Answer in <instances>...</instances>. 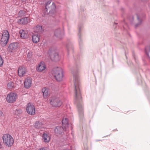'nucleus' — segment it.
<instances>
[{
  "label": "nucleus",
  "instance_id": "f257e3e1",
  "mask_svg": "<svg viewBox=\"0 0 150 150\" xmlns=\"http://www.w3.org/2000/svg\"><path fill=\"white\" fill-rule=\"evenodd\" d=\"M73 81L75 88V96L76 100H79L80 102V99L81 98V95L80 88L81 86L80 80L77 72L73 73Z\"/></svg>",
  "mask_w": 150,
  "mask_h": 150
},
{
  "label": "nucleus",
  "instance_id": "f03ea898",
  "mask_svg": "<svg viewBox=\"0 0 150 150\" xmlns=\"http://www.w3.org/2000/svg\"><path fill=\"white\" fill-rule=\"evenodd\" d=\"M46 12L45 14L49 13L50 15L53 17H55L56 16L55 10L56 7L55 3L52 2L51 3L50 1H49L45 4Z\"/></svg>",
  "mask_w": 150,
  "mask_h": 150
},
{
  "label": "nucleus",
  "instance_id": "7ed1b4c3",
  "mask_svg": "<svg viewBox=\"0 0 150 150\" xmlns=\"http://www.w3.org/2000/svg\"><path fill=\"white\" fill-rule=\"evenodd\" d=\"M52 74L57 81H61L62 80L63 71L61 68L56 67L54 68L52 71Z\"/></svg>",
  "mask_w": 150,
  "mask_h": 150
},
{
  "label": "nucleus",
  "instance_id": "20e7f679",
  "mask_svg": "<svg viewBox=\"0 0 150 150\" xmlns=\"http://www.w3.org/2000/svg\"><path fill=\"white\" fill-rule=\"evenodd\" d=\"M2 139L4 145L8 147L11 146L14 142L12 137L9 134H4L3 135Z\"/></svg>",
  "mask_w": 150,
  "mask_h": 150
},
{
  "label": "nucleus",
  "instance_id": "39448f33",
  "mask_svg": "<svg viewBox=\"0 0 150 150\" xmlns=\"http://www.w3.org/2000/svg\"><path fill=\"white\" fill-rule=\"evenodd\" d=\"M2 35L0 43L2 46H4L6 45L8 42L9 39L10 35L7 30H4L2 32Z\"/></svg>",
  "mask_w": 150,
  "mask_h": 150
},
{
  "label": "nucleus",
  "instance_id": "423d86ee",
  "mask_svg": "<svg viewBox=\"0 0 150 150\" xmlns=\"http://www.w3.org/2000/svg\"><path fill=\"white\" fill-rule=\"evenodd\" d=\"M17 98V94L16 93L11 92L7 94L6 100L8 103H13L15 102Z\"/></svg>",
  "mask_w": 150,
  "mask_h": 150
},
{
  "label": "nucleus",
  "instance_id": "0eeeda50",
  "mask_svg": "<svg viewBox=\"0 0 150 150\" xmlns=\"http://www.w3.org/2000/svg\"><path fill=\"white\" fill-rule=\"evenodd\" d=\"M50 104L54 107H59L62 104L60 99L58 98L53 97L50 100Z\"/></svg>",
  "mask_w": 150,
  "mask_h": 150
},
{
  "label": "nucleus",
  "instance_id": "6e6552de",
  "mask_svg": "<svg viewBox=\"0 0 150 150\" xmlns=\"http://www.w3.org/2000/svg\"><path fill=\"white\" fill-rule=\"evenodd\" d=\"M54 35L59 39H61L64 37L65 35L64 30L59 28L56 29L54 31Z\"/></svg>",
  "mask_w": 150,
  "mask_h": 150
},
{
  "label": "nucleus",
  "instance_id": "1a4fd4ad",
  "mask_svg": "<svg viewBox=\"0 0 150 150\" xmlns=\"http://www.w3.org/2000/svg\"><path fill=\"white\" fill-rule=\"evenodd\" d=\"M26 110L27 113L31 115H34L35 114V109L34 106L31 103L28 104L26 107Z\"/></svg>",
  "mask_w": 150,
  "mask_h": 150
},
{
  "label": "nucleus",
  "instance_id": "9d476101",
  "mask_svg": "<svg viewBox=\"0 0 150 150\" xmlns=\"http://www.w3.org/2000/svg\"><path fill=\"white\" fill-rule=\"evenodd\" d=\"M63 130L65 131V129L61 126H57L54 129V132L57 136L62 135Z\"/></svg>",
  "mask_w": 150,
  "mask_h": 150
},
{
  "label": "nucleus",
  "instance_id": "9b49d317",
  "mask_svg": "<svg viewBox=\"0 0 150 150\" xmlns=\"http://www.w3.org/2000/svg\"><path fill=\"white\" fill-rule=\"evenodd\" d=\"M46 69V65L45 63L43 62H42L38 64L36 68L37 71L39 72L45 71Z\"/></svg>",
  "mask_w": 150,
  "mask_h": 150
},
{
  "label": "nucleus",
  "instance_id": "f8f14e48",
  "mask_svg": "<svg viewBox=\"0 0 150 150\" xmlns=\"http://www.w3.org/2000/svg\"><path fill=\"white\" fill-rule=\"evenodd\" d=\"M62 124L63 127L65 129V131H67L68 127V120L66 117H64L62 120Z\"/></svg>",
  "mask_w": 150,
  "mask_h": 150
},
{
  "label": "nucleus",
  "instance_id": "ddd939ff",
  "mask_svg": "<svg viewBox=\"0 0 150 150\" xmlns=\"http://www.w3.org/2000/svg\"><path fill=\"white\" fill-rule=\"evenodd\" d=\"M19 34L20 37L22 39H25L28 37V32L26 30H21L19 31Z\"/></svg>",
  "mask_w": 150,
  "mask_h": 150
},
{
  "label": "nucleus",
  "instance_id": "4468645a",
  "mask_svg": "<svg viewBox=\"0 0 150 150\" xmlns=\"http://www.w3.org/2000/svg\"><path fill=\"white\" fill-rule=\"evenodd\" d=\"M18 43L16 42H13L11 43L9 46L8 49L10 51L12 52V51H16L18 48Z\"/></svg>",
  "mask_w": 150,
  "mask_h": 150
},
{
  "label": "nucleus",
  "instance_id": "2eb2a0df",
  "mask_svg": "<svg viewBox=\"0 0 150 150\" xmlns=\"http://www.w3.org/2000/svg\"><path fill=\"white\" fill-rule=\"evenodd\" d=\"M77 106L78 109L79 115L81 119L83 117V112L82 108V105L80 103H78Z\"/></svg>",
  "mask_w": 150,
  "mask_h": 150
},
{
  "label": "nucleus",
  "instance_id": "dca6fc26",
  "mask_svg": "<svg viewBox=\"0 0 150 150\" xmlns=\"http://www.w3.org/2000/svg\"><path fill=\"white\" fill-rule=\"evenodd\" d=\"M42 91L43 93V96L44 98H47L50 93L48 88L47 87L44 88L42 89Z\"/></svg>",
  "mask_w": 150,
  "mask_h": 150
},
{
  "label": "nucleus",
  "instance_id": "f3484780",
  "mask_svg": "<svg viewBox=\"0 0 150 150\" xmlns=\"http://www.w3.org/2000/svg\"><path fill=\"white\" fill-rule=\"evenodd\" d=\"M26 70L25 68L22 67H20L18 69V73L20 76H23L26 74Z\"/></svg>",
  "mask_w": 150,
  "mask_h": 150
},
{
  "label": "nucleus",
  "instance_id": "a211bd4d",
  "mask_svg": "<svg viewBox=\"0 0 150 150\" xmlns=\"http://www.w3.org/2000/svg\"><path fill=\"white\" fill-rule=\"evenodd\" d=\"M50 136L47 134L43 133L42 137V141L45 143H48L50 140Z\"/></svg>",
  "mask_w": 150,
  "mask_h": 150
},
{
  "label": "nucleus",
  "instance_id": "6ab92c4d",
  "mask_svg": "<svg viewBox=\"0 0 150 150\" xmlns=\"http://www.w3.org/2000/svg\"><path fill=\"white\" fill-rule=\"evenodd\" d=\"M29 21L28 17H26L19 19L18 21V23L20 24L24 25L28 23Z\"/></svg>",
  "mask_w": 150,
  "mask_h": 150
},
{
  "label": "nucleus",
  "instance_id": "aec40b11",
  "mask_svg": "<svg viewBox=\"0 0 150 150\" xmlns=\"http://www.w3.org/2000/svg\"><path fill=\"white\" fill-rule=\"evenodd\" d=\"M32 81L30 78H28L25 79L24 81V87L26 88H30L31 85Z\"/></svg>",
  "mask_w": 150,
  "mask_h": 150
},
{
  "label": "nucleus",
  "instance_id": "412c9836",
  "mask_svg": "<svg viewBox=\"0 0 150 150\" xmlns=\"http://www.w3.org/2000/svg\"><path fill=\"white\" fill-rule=\"evenodd\" d=\"M34 126L35 128L38 129H41L44 127L43 123L39 121H36L34 124Z\"/></svg>",
  "mask_w": 150,
  "mask_h": 150
},
{
  "label": "nucleus",
  "instance_id": "4be33fe9",
  "mask_svg": "<svg viewBox=\"0 0 150 150\" xmlns=\"http://www.w3.org/2000/svg\"><path fill=\"white\" fill-rule=\"evenodd\" d=\"M34 32L35 33H42L43 30L42 26L38 25L33 28Z\"/></svg>",
  "mask_w": 150,
  "mask_h": 150
},
{
  "label": "nucleus",
  "instance_id": "5701e85b",
  "mask_svg": "<svg viewBox=\"0 0 150 150\" xmlns=\"http://www.w3.org/2000/svg\"><path fill=\"white\" fill-rule=\"evenodd\" d=\"M83 27V25H80L79 26V32L78 33V35L79 37V45L80 47V45L81 42V33L82 32V30Z\"/></svg>",
  "mask_w": 150,
  "mask_h": 150
},
{
  "label": "nucleus",
  "instance_id": "b1692460",
  "mask_svg": "<svg viewBox=\"0 0 150 150\" xmlns=\"http://www.w3.org/2000/svg\"><path fill=\"white\" fill-rule=\"evenodd\" d=\"M32 40L33 42L35 43L38 42L40 40V36L38 33L33 34L32 36Z\"/></svg>",
  "mask_w": 150,
  "mask_h": 150
},
{
  "label": "nucleus",
  "instance_id": "393cba45",
  "mask_svg": "<svg viewBox=\"0 0 150 150\" xmlns=\"http://www.w3.org/2000/svg\"><path fill=\"white\" fill-rule=\"evenodd\" d=\"M50 58L52 60L57 61L59 60V57L58 54L55 52L53 54V55H50Z\"/></svg>",
  "mask_w": 150,
  "mask_h": 150
},
{
  "label": "nucleus",
  "instance_id": "a878e982",
  "mask_svg": "<svg viewBox=\"0 0 150 150\" xmlns=\"http://www.w3.org/2000/svg\"><path fill=\"white\" fill-rule=\"evenodd\" d=\"M7 88L9 89H12L14 88V83L13 82L10 81L7 84Z\"/></svg>",
  "mask_w": 150,
  "mask_h": 150
},
{
  "label": "nucleus",
  "instance_id": "bb28decb",
  "mask_svg": "<svg viewBox=\"0 0 150 150\" xmlns=\"http://www.w3.org/2000/svg\"><path fill=\"white\" fill-rule=\"evenodd\" d=\"M25 11L23 10H21L18 13V16L19 17H22L25 16Z\"/></svg>",
  "mask_w": 150,
  "mask_h": 150
},
{
  "label": "nucleus",
  "instance_id": "cd10ccee",
  "mask_svg": "<svg viewBox=\"0 0 150 150\" xmlns=\"http://www.w3.org/2000/svg\"><path fill=\"white\" fill-rule=\"evenodd\" d=\"M22 112L21 110L19 109H17L13 112V113L14 114L17 115H18L20 114Z\"/></svg>",
  "mask_w": 150,
  "mask_h": 150
},
{
  "label": "nucleus",
  "instance_id": "c85d7f7f",
  "mask_svg": "<svg viewBox=\"0 0 150 150\" xmlns=\"http://www.w3.org/2000/svg\"><path fill=\"white\" fill-rule=\"evenodd\" d=\"M3 62L4 60L2 57L0 55V67L3 65Z\"/></svg>",
  "mask_w": 150,
  "mask_h": 150
},
{
  "label": "nucleus",
  "instance_id": "c756f323",
  "mask_svg": "<svg viewBox=\"0 0 150 150\" xmlns=\"http://www.w3.org/2000/svg\"><path fill=\"white\" fill-rule=\"evenodd\" d=\"M39 150H48V149L47 147H44L40 148Z\"/></svg>",
  "mask_w": 150,
  "mask_h": 150
},
{
  "label": "nucleus",
  "instance_id": "7c9ffc66",
  "mask_svg": "<svg viewBox=\"0 0 150 150\" xmlns=\"http://www.w3.org/2000/svg\"><path fill=\"white\" fill-rule=\"evenodd\" d=\"M31 55H32V52H28L27 57H30L31 56Z\"/></svg>",
  "mask_w": 150,
  "mask_h": 150
},
{
  "label": "nucleus",
  "instance_id": "2f4dec72",
  "mask_svg": "<svg viewBox=\"0 0 150 150\" xmlns=\"http://www.w3.org/2000/svg\"><path fill=\"white\" fill-rule=\"evenodd\" d=\"M4 114L3 112L1 111L0 110V116H3Z\"/></svg>",
  "mask_w": 150,
  "mask_h": 150
},
{
  "label": "nucleus",
  "instance_id": "473e14b6",
  "mask_svg": "<svg viewBox=\"0 0 150 150\" xmlns=\"http://www.w3.org/2000/svg\"><path fill=\"white\" fill-rule=\"evenodd\" d=\"M137 19L139 20V21L141 23V21H142L139 18V16H138V15H137Z\"/></svg>",
  "mask_w": 150,
  "mask_h": 150
},
{
  "label": "nucleus",
  "instance_id": "72a5a7b5",
  "mask_svg": "<svg viewBox=\"0 0 150 150\" xmlns=\"http://www.w3.org/2000/svg\"><path fill=\"white\" fill-rule=\"evenodd\" d=\"M67 50H68V53H69L70 52V50H69V48H68V47L67 45Z\"/></svg>",
  "mask_w": 150,
  "mask_h": 150
},
{
  "label": "nucleus",
  "instance_id": "f704fd0d",
  "mask_svg": "<svg viewBox=\"0 0 150 150\" xmlns=\"http://www.w3.org/2000/svg\"><path fill=\"white\" fill-rule=\"evenodd\" d=\"M71 51H72V52H73V48L72 47H71Z\"/></svg>",
  "mask_w": 150,
  "mask_h": 150
},
{
  "label": "nucleus",
  "instance_id": "c9c22d12",
  "mask_svg": "<svg viewBox=\"0 0 150 150\" xmlns=\"http://www.w3.org/2000/svg\"><path fill=\"white\" fill-rule=\"evenodd\" d=\"M138 24H136V27H137V26H138Z\"/></svg>",
  "mask_w": 150,
  "mask_h": 150
},
{
  "label": "nucleus",
  "instance_id": "e433bc0d",
  "mask_svg": "<svg viewBox=\"0 0 150 150\" xmlns=\"http://www.w3.org/2000/svg\"><path fill=\"white\" fill-rule=\"evenodd\" d=\"M142 1H146L147 0H141Z\"/></svg>",
  "mask_w": 150,
  "mask_h": 150
},
{
  "label": "nucleus",
  "instance_id": "4c0bfd02",
  "mask_svg": "<svg viewBox=\"0 0 150 150\" xmlns=\"http://www.w3.org/2000/svg\"><path fill=\"white\" fill-rule=\"evenodd\" d=\"M114 24L115 25H116L117 24V23H115Z\"/></svg>",
  "mask_w": 150,
  "mask_h": 150
},
{
  "label": "nucleus",
  "instance_id": "58836bf2",
  "mask_svg": "<svg viewBox=\"0 0 150 150\" xmlns=\"http://www.w3.org/2000/svg\"><path fill=\"white\" fill-rule=\"evenodd\" d=\"M66 150H70V149H67Z\"/></svg>",
  "mask_w": 150,
  "mask_h": 150
}]
</instances>
